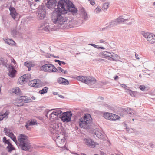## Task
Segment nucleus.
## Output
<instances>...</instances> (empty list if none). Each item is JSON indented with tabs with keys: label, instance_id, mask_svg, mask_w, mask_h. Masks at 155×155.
Listing matches in <instances>:
<instances>
[{
	"label": "nucleus",
	"instance_id": "nucleus-1",
	"mask_svg": "<svg viewBox=\"0 0 155 155\" xmlns=\"http://www.w3.org/2000/svg\"><path fill=\"white\" fill-rule=\"evenodd\" d=\"M57 6V10L53 12L52 20L58 28L61 27L67 21L66 18L64 15V14L67 13L68 11L71 12L73 15H76L78 12L74 5L69 0H60Z\"/></svg>",
	"mask_w": 155,
	"mask_h": 155
},
{
	"label": "nucleus",
	"instance_id": "nucleus-2",
	"mask_svg": "<svg viewBox=\"0 0 155 155\" xmlns=\"http://www.w3.org/2000/svg\"><path fill=\"white\" fill-rule=\"evenodd\" d=\"M18 146L24 150H29L31 147V145L28 137L25 135L21 134L18 137Z\"/></svg>",
	"mask_w": 155,
	"mask_h": 155
},
{
	"label": "nucleus",
	"instance_id": "nucleus-3",
	"mask_svg": "<svg viewBox=\"0 0 155 155\" xmlns=\"http://www.w3.org/2000/svg\"><path fill=\"white\" fill-rule=\"evenodd\" d=\"M92 119L91 115L88 114V129L90 132L95 134L96 137L100 139H103L104 135L102 131L97 129H94V125L92 123Z\"/></svg>",
	"mask_w": 155,
	"mask_h": 155
},
{
	"label": "nucleus",
	"instance_id": "nucleus-4",
	"mask_svg": "<svg viewBox=\"0 0 155 155\" xmlns=\"http://www.w3.org/2000/svg\"><path fill=\"white\" fill-rule=\"evenodd\" d=\"M65 132L62 131L61 133L55 134L53 137L57 145L60 147H63L65 143Z\"/></svg>",
	"mask_w": 155,
	"mask_h": 155
},
{
	"label": "nucleus",
	"instance_id": "nucleus-5",
	"mask_svg": "<svg viewBox=\"0 0 155 155\" xmlns=\"http://www.w3.org/2000/svg\"><path fill=\"white\" fill-rule=\"evenodd\" d=\"M7 60L5 58H0V65L2 64L8 68L9 70V72H8V75L12 78L14 77L16 71L13 66L7 64Z\"/></svg>",
	"mask_w": 155,
	"mask_h": 155
},
{
	"label": "nucleus",
	"instance_id": "nucleus-6",
	"mask_svg": "<svg viewBox=\"0 0 155 155\" xmlns=\"http://www.w3.org/2000/svg\"><path fill=\"white\" fill-rule=\"evenodd\" d=\"M41 69L45 72H56L57 71V70L55 66L50 64H47L42 66Z\"/></svg>",
	"mask_w": 155,
	"mask_h": 155
},
{
	"label": "nucleus",
	"instance_id": "nucleus-7",
	"mask_svg": "<svg viewBox=\"0 0 155 155\" xmlns=\"http://www.w3.org/2000/svg\"><path fill=\"white\" fill-rule=\"evenodd\" d=\"M46 16L45 7L44 5L40 6L38 8L37 17L39 20H42Z\"/></svg>",
	"mask_w": 155,
	"mask_h": 155
},
{
	"label": "nucleus",
	"instance_id": "nucleus-8",
	"mask_svg": "<svg viewBox=\"0 0 155 155\" xmlns=\"http://www.w3.org/2000/svg\"><path fill=\"white\" fill-rule=\"evenodd\" d=\"M72 114L71 112H64L62 113L60 118L64 122H68L71 120Z\"/></svg>",
	"mask_w": 155,
	"mask_h": 155
},
{
	"label": "nucleus",
	"instance_id": "nucleus-9",
	"mask_svg": "<svg viewBox=\"0 0 155 155\" xmlns=\"http://www.w3.org/2000/svg\"><path fill=\"white\" fill-rule=\"evenodd\" d=\"M87 113L84 114L82 118L79 120V124L80 127L84 129H87Z\"/></svg>",
	"mask_w": 155,
	"mask_h": 155
},
{
	"label": "nucleus",
	"instance_id": "nucleus-10",
	"mask_svg": "<svg viewBox=\"0 0 155 155\" xmlns=\"http://www.w3.org/2000/svg\"><path fill=\"white\" fill-rule=\"evenodd\" d=\"M142 34V35L147 39L149 43L151 44L155 43V35L152 33L150 34L144 32H143Z\"/></svg>",
	"mask_w": 155,
	"mask_h": 155
},
{
	"label": "nucleus",
	"instance_id": "nucleus-11",
	"mask_svg": "<svg viewBox=\"0 0 155 155\" xmlns=\"http://www.w3.org/2000/svg\"><path fill=\"white\" fill-rule=\"evenodd\" d=\"M52 128L53 131L52 132L54 134H57L59 133H61L62 131H63V132H65L63 128L60 125L59 126V124L56 123H54L53 126L51 127Z\"/></svg>",
	"mask_w": 155,
	"mask_h": 155
},
{
	"label": "nucleus",
	"instance_id": "nucleus-12",
	"mask_svg": "<svg viewBox=\"0 0 155 155\" xmlns=\"http://www.w3.org/2000/svg\"><path fill=\"white\" fill-rule=\"evenodd\" d=\"M31 75L29 74H27L20 77L18 79V82L19 84H24L25 82H27L31 81Z\"/></svg>",
	"mask_w": 155,
	"mask_h": 155
},
{
	"label": "nucleus",
	"instance_id": "nucleus-13",
	"mask_svg": "<svg viewBox=\"0 0 155 155\" xmlns=\"http://www.w3.org/2000/svg\"><path fill=\"white\" fill-rule=\"evenodd\" d=\"M42 30L43 31L47 32L54 31L55 29L53 28L52 25L47 22H45L43 24Z\"/></svg>",
	"mask_w": 155,
	"mask_h": 155
},
{
	"label": "nucleus",
	"instance_id": "nucleus-14",
	"mask_svg": "<svg viewBox=\"0 0 155 155\" xmlns=\"http://www.w3.org/2000/svg\"><path fill=\"white\" fill-rule=\"evenodd\" d=\"M54 110L53 112L50 114V118L53 117L54 118L57 119L58 118H60V116H61L62 113L61 110L59 109H52L51 110Z\"/></svg>",
	"mask_w": 155,
	"mask_h": 155
},
{
	"label": "nucleus",
	"instance_id": "nucleus-15",
	"mask_svg": "<svg viewBox=\"0 0 155 155\" xmlns=\"http://www.w3.org/2000/svg\"><path fill=\"white\" fill-rule=\"evenodd\" d=\"M47 2L46 3V7L50 9H54L58 4L57 0H46Z\"/></svg>",
	"mask_w": 155,
	"mask_h": 155
},
{
	"label": "nucleus",
	"instance_id": "nucleus-16",
	"mask_svg": "<svg viewBox=\"0 0 155 155\" xmlns=\"http://www.w3.org/2000/svg\"><path fill=\"white\" fill-rule=\"evenodd\" d=\"M41 81L40 80H31L28 83L29 85L31 86L35 87H39L41 86Z\"/></svg>",
	"mask_w": 155,
	"mask_h": 155
},
{
	"label": "nucleus",
	"instance_id": "nucleus-17",
	"mask_svg": "<svg viewBox=\"0 0 155 155\" xmlns=\"http://www.w3.org/2000/svg\"><path fill=\"white\" fill-rule=\"evenodd\" d=\"M96 82V80L94 77L91 76L88 77V85L90 87L94 88L95 87L93 85Z\"/></svg>",
	"mask_w": 155,
	"mask_h": 155
},
{
	"label": "nucleus",
	"instance_id": "nucleus-18",
	"mask_svg": "<svg viewBox=\"0 0 155 155\" xmlns=\"http://www.w3.org/2000/svg\"><path fill=\"white\" fill-rule=\"evenodd\" d=\"M124 18H123L121 16H119L118 18L116 19L115 20L117 24H120L123 22H126L130 18L129 17L127 18L125 17H124Z\"/></svg>",
	"mask_w": 155,
	"mask_h": 155
},
{
	"label": "nucleus",
	"instance_id": "nucleus-19",
	"mask_svg": "<svg viewBox=\"0 0 155 155\" xmlns=\"http://www.w3.org/2000/svg\"><path fill=\"white\" fill-rule=\"evenodd\" d=\"M57 82L59 84L65 85H68L69 84V82L67 80L62 78H58Z\"/></svg>",
	"mask_w": 155,
	"mask_h": 155
},
{
	"label": "nucleus",
	"instance_id": "nucleus-20",
	"mask_svg": "<svg viewBox=\"0 0 155 155\" xmlns=\"http://www.w3.org/2000/svg\"><path fill=\"white\" fill-rule=\"evenodd\" d=\"M9 10L10 12V14L11 16L14 19H15L16 16L17 15V13L15 9L13 7L10 6Z\"/></svg>",
	"mask_w": 155,
	"mask_h": 155
},
{
	"label": "nucleus",
	"instance_id": "nucleus-21",
	"mask_svg": "<svg viewBox=\"0 0 155 155\" xmlns=\"http://www.w3.org/2000/svg\"><path fill=\"white\" fill-rule=\"evenodd\" d=\"M79 13L81 17L84 19H86L87 18V14L85 11L84 8H82L80 10Z\"/></svg>",
	"mask_w": 155,
	"mask_h": 155
},
{
	"label": "nucleus",
	"instance_id": "nucleus-22",
	"mask_svg": "<svg viewBox=\"0 0 155 155\" xmlns=\"http://www.w3.org/2000/svg\"><path fill=\"white\" fill-rule=\"evenodd\" d=\"M117 25L116 20H114L109 23V24L108 26H106L105 27L103 28V30L105 29H107L108 28H110L112 27H114Z\"/></svg>",
	"mask_w": 155,
	"mask_h": 155
},
{
	"label": "nucleus",
	"instance_id": "nucleus-23",
	"mask_svg": "<svg viewBox=\"0 0 155 155\" xmlns=\"http://www.w3.org/2000/svg\"><path fill=\"white\" fill-rule=\"evenodd\" d=\"M98 144L93 141L92 139H88V146L91 148H94Z\"/></svg>",
	"mask_w": 155,
	"mask_h": 155
},
{
	"label": "nucleus",
	"instance_id": "nucleus-24",
	"mask_svg": "<svg viewBox=\"0 0 155 155\" xmlns=\"http://www.w3.org/2000/svg\"><path fill=\"white\" fill-rule=\"evenodd\" d=\"M110 57L111 58H110V60L113 61H119V59L120 58L119 56L113 53H111Z\"/></svg>",
	"mask_w": 155,
	"mask_h": 155
},
{
	"label": "nucleus",
	"instance_id": "nucleus-25",
	"mask_svg": "<svg viewBox=\"0 0 155 155\" xmlns=\"http://www.w3.org/2000/svg\"><path fill=\"white\" fill-rule=\"evenodd\" d=\"M19 99L22 102L25 103L30 102L32 101L31 100L28 98V97L25 96H21Z\"/></svg>",
	"mask_w": 155,
	"mask_h": 155
},
{
	"label": "nucleus",
	"instance_id": "nucleus-26",
	"mask_svg": "<svg viewBox=\"0 0 155 155\" xmlns=\"http://www.w3.org/2000/svg\"><path fill=\"white\" fill-rule=\"evenodd\" d=\"M3 40L6 43L10 45H15L16 44L15 42L12 39L5 38H3Z\"/></svg>",
	"mask_w": 155,
	"mask_h": 155
},
{
	"label": "nucleus",
	"instance_id": "nucleus-27",
	"mask_svg": "<svg viewBox=\"0 0 155 155\" xmlns=\"http://www.w3.org/2000/svg\"><path fill=\"white\" fill-rule=\"evenodd\" d=\"M125 91L127 93L130 94L132 97H135L136 94H137V92L136 91H134L129 89V87H127L125 88Z\"/></svg>",
	"mask_w": 155,
	"mask_h": 155
},
{
	"label": "nucleus",
	"instance_id": "nucleus-28",
	"mask_svg": "<svg viewBox=\"0 0 155 155\" xmlns=\"http://www.w3.org/2000/svg\"><path fill=\"white\" fill-rule=\"evenodd\" d=\"M101 55L103 57L107 58L108 60L110 59V55L111 53L107 51H104L101 53Z\"/></svg>",
	"mask_w": 155,
	"mask_h": 155
},
{
	"label": "nucleus",
	"instance_id": "nucleus-29",
	"mask_svg": "<svg viewBox=\"0 0 155 155\" xmlns=\"http://www.w3.org/2000/svg\"><path fill=\"white\" fill-rule=\"evenodd\" d=\"M87 78L86 77H84L82 76H78L77 77V80L80 81L86 84H87Z\"/></svg>",
	"mask_w": 155,
	"mask_h": 155
},
{
	"label": "nucleus",
	"instance_id": "nucleus-30",
	"mask_svg": "<svg viewBox=\"0 0 155 155\" xmlns=\"http://www.w3.org/2000/svg\"><path fill=\"white\" fill-rule=\"evenodd\" d=\"M9 136L11 139L15 142L16 145H18V141L16 140V137L15 136L13 133H11V134H9Z\"/></svg>",
	"mask_w": 155,
	"mask_h": 155
},
{
	"label": "nucleus",
	"instance_id": "nucleus-31",
	"mask_svg": "<svg viewBox=\"0 0 155 155\" xmlns=\"http://www.w3.org/2000/svg\"><path fill=\"white\" fill-rule=\"evenodd\" d=\"M119 118L120 117L118 116L113 114L111 113L110 120H115Z\"/></svg>",
	"mask_w": 155,
	"mask_h": 155
},
{
	"label": "nucleus",
	"instance_id": "nucleus-32",
	"mask_svg": "<svg viewBox=\"0 0 155 155\" xmlns=\"http://www.w3.org/2000/svg\"><path fill=\"white\" fill-rule=\"evenodd\" d=\"M6 149L9 152H11L12 150H15V148L11 143L8 145L6 147Z\"/></svg>",
	"mask_w": 155,
	"mask_h": 155
},
{
	"label": "nucleus",
	"instance_id": "nucleus-33",
	"mask_svg": "<svg viewBox=\"0 0 155 155\" xmlns=\"http://www.w3.org/2000/svg\"><path fill=\"white\" fill-rule=\"evenodd\" d=\"M9 112L6 111L5 113L2 114H0V121L2 120L3 118L7 117H8V115Z\"/></svg>",
	"mask_w": 155,
	"mask_h": 155
},
{
	"label": "nucleus",
	"instance_id": "nucleus-34",
	"mask_svg": "<svg viewBox=\"0 0 155 155\" xmlns=\"http://www.w3.org/2000/svg\"><path fill=\"white\" fill-rule=\"evenodd\" d=\"M12 92L15 93L17 95H18L20 94L21 91L19 88L16 87L13 89Z\"/></svg>",
	"mask_w": 155,
	"mask_h": 155
},
{
	"label": "nucleus",
	"instance_id": "nucleus-35",
	"mask_svg": "<svg viewBox=\"0 0 155 155\" xmlns=\"http://www.w3.org/2000/svg\"><path fill=\"white\" fill-rule=\"evenodd\" d=\"M48 88L47 87H45L42 90L39 91V93L41 94H43L47 93Z\"/></svg>",
	"mask_w": 155,
	"mask_h": 155
},
{
	"label": "nucleus",
	"instance_id": "nucleus-36",
	"mask_svg": "<svg viewBox=\"0 0 155 155\" xmlns=\"http://www.w3.org/2000/svg\"><path fill=\"white\" fill-rule=\"evenodd\" d=\"M88 45H91V46H93V47H94V48H95L97 49H105V48L104 47H100L98 45H97L95 44H93V43L89 44Z\"/></svg>",
	"mask_w": 155,
	"mask_h": 155
},
{
	"label": "nucleus",
	"instance_id": "nucleus-37",
	"mask_svg": "<svg viewBox=\"0 0 155 155\" xmlns=\"http://www.w3.org/2000/svg\"><path fill=\"white\" fill-rule=\"evenodd\" d=\"M109 5V3L108 2L104 3L103 5L102 9L103 10H106L108 8Z\"/></svg>",
	"mask_w": 155,
	"mask_h": 155
},
{
	"label": "nucleus",
	"instance_id": "nucleus-38",
	"mask_svg": "<svg viewBox=\"0 0 155 155\" xmlns=\"http://www.w3.org/2000/svg\"><path fill=\"white\" fill-rule=\"evenodd\" d=\"M126 112L127 114H129L130 115H132L134 114V110L131 108H127L126 110Z\"/></svg>",
	"mask_w": 155,
	"mask_h": 155
},
{
	"label": "nucleus",
	"instance_id": "nucleus-39",
	"mask_svg": "<svg viewBox=\"0 0 155 155\" xmlns=\"http://www.w3.org/2000/svg\"><path fill=\"white\" fill-rule=\"evenodd\" d=\"M110 114L111 113L108 112L105 113L103 114V117L105 118L110 120Z\"/></svg>",
	"mask_w": 155,
	"mask_h": 155
},
{
	"label": "nucleus",
	"instance_id": "nucleus-40",
	"mask_svg": "<svg viewBox=\"0 0 155 155\" xmlns=\"http://www.w3.org/2000/svg\"><path fill=\"white\" fill-rule=\"evenodd\" d=\"M4 132L5 134L7 136H9V134H10L11 133H12L11 132V130L7 128H5L4 130Z\"/></svg>",
	"mask_w": 155,
	"mask_h": 155
},
{
	"label": "nucleus",
	"instance_id": "nucleus-41",
	"mask_svg": "<svg viewBox=\"0 0 155 155\" xmlns=\"http://www.w3.org/2000/svg\"><path fill=\"white\" fill-rule=\"evenodd\" d=\"M30 6L32 9L34 10L37 8L38 5L36 3H31Z\"/></svg>",
	"mask_w": 155,
	"mask_h": 155
},
{
	"label": "nucleus",
	"instance_id": "nucleus-42",
	"mask_svg": "<svg viewBox=\"0 0 155 155\" xmlns=\"http://www.w3.org/2000/svg\"><path fill=\"white\" fill-rule=\"evenodd\" d=\"M28 123L29 124V125H30V126L34 125L37 124L36 121L35 120L28 121Z\"/></svg>",
	"mask_w": 155,
	"mask_h": 155
},
{
	"label": "nucleus",
	"instance_id": "nucleus-43",
	"mask_svg": "<svg viewBox=\"0 0 155 155\" xmlns=\"http://www.w3.org/2000/svg\"><path fill=\"white\" fill-rule=\"evenodd\" d=\"M11 34L13 37H15L17 34V31L15 29L13 28L11 30Z\"/></svg>",
	"mask_w": 155,
	"mask_h": 155
},
{
	"label": "nucleus",
	"instance_id": "nucleus-44",
	"mask_svg": "<svg viewBox=\"0 0 155 155\" xmlns=\"http://www.w3.org/2000/svg\"><path fill=\"white\" fill-rule=\"evenodd\" d=\"M3 142L7 144L8 145L11 144L9 140H7L6 138L5 137H4L3 138Z\"/></svg>",
	"mask_w": 155,
	"mask_h": 155
},
{
	"label": "nucleus",
	"instance_id": "nucleus-45",
	"mask_svg": "<svg viewBox=\"0 0 155 155\" xmlns=\"http://www.w3.org/2000/svg\"><path fill=\"white\" fill-rule=\"evenodd\" d=\"M14 104L17 106H21L24 105V103L20 101H17L15 102Z\"/></svg>",
	"mask_w": 155,
	"mask_h": 155
},
{
	"label": "nucleus",
	"instance_id": "nucleus-46",
	"mask_svg": "<svg viewBox=\"0 0 155 155\" xmlns=\"http://www.w3.org/2000/svg\"><path fill=\"white\" fill-rule=\"evenodd\" d=\"M101 11V9L99 8L98 7H97L94 10V12L96 13H99Z\"/></svg>",
	"mask_w": 155,
	"mask_h": 155
},
{
	"label": "nucleus",
	"instance_id": "nucleus-47",
	"mask_svg": "<svg viewBox=\"0 0 155 155\" xmlns=\"http://www.w3.org/2000/svg\"><path fill=\"white\" fill-rule=\"evenodd\" d=\"M139 88L141 90L143 91H145L146 88V87L142 85H140L139 87Z\"/></svg>",
	"mask_w": 155,
	"mask_h": 155
},
{
	"label": "nucleus",
	"instance_id": "nucleus-48",
	"mask_svg": "<svg viewBox=\"0 0 155 155\" xmlns=\"http://www.w3.org/2000/svg\"><path fill=\"white\" fill-rule=\"evenodd\" d=\"M90 4L92 5H94L95 3V0H88Z\"/></svg>",
	"mask_w": 155,
	"mask_h": 155
},
{
	"label": "nucleus",
	"instance_id": "nucleus-49",
	"mask_svg": "<svg viewBox=\"0 0 155 155\" xmlns=\"http://www.w3.org/2000/svg\"><path fill=\"white\" fill-rule=\"evenodd\" d=\"M57 71H58V70H59L62 72H63V71H64V70L60 67H58L57 68Z\"/></svg>",
	"mask_w": 155,
	"mask_h": 155
},
{
	"label": "nucleus",
	"instance_id": "nucleus-50",
	"mask_svg": "<svg viewBox=\"0 0 155 155\" xmlns=\"http://www.w3.org/2000/svg\"><path fill=\"white\" fill-rule=\"evenodd\" d=\"M24 65L25 66L28 67L30 66V64L29 63H28L27 62H25L24 64Z\"/></svg>",
	"mask_w": 155,
	"mask_h": 155
},
{
	"label": "nucleus",
	"instance_id": "nucleus-51",
	"mask_svg": "<svg viewBox=\"0 0 155 155\" xmlns=\"http://www.w3.org/2000/svg\"><path fill=\"white\" fill-rule=\"evenodd\" d=\"M30 126V125H29V124L28 122H27L26 123V124L25 125V126H26V128H27V129L28 130L30 129V128L29 127Z\"/></svg>",
	"mask_w": 155,
	"mask_h": 155
},
{
	"label": "nucleus",
	"instance_id": "nucleus-52",
	"mask_svg": "<svg viewBox=\"0 0 155 155\" xmlns=\"http://www.w3.org/2000/svg\"><path fill=\"white\" fill-rule=\"evenodd\" d=\"M1 155H8L7 152L3 151L1 153Z\"/></svg>",
	"mask_w": 155,
	"mask_h": 155
},
{
	"label": "nucleus",
	"instance_id": "nucleus-53",
	"mask_svg": "<svg viewBox=\"0 0 155 155\" xmlns=\"http://www.w3.org/2000/svg\"><path fill=\"white\" fill-rule=\"evenodd\" d=\"M121 86L122 87L125 88L127 87V86L125 84H121Z\"/></svg>",
	"mask_w": 155,
	"mask_h": 155
},
{
	"label": "nucleus",
	"instance_id": "nucleus-54",
	"mask_svg": "<svg viewBox=\"0 0 155 155\" xmlns=\"http://www.w3.org/2000/svg\"><path fill=\"white\" fill-rule=\"evenodd\" d=\"M135 56L136 58L137 59H139L140 58L138 56V55L137 54H135Z\"/></svg>",
	"mask_w": 155,
	"mask_h": 155
},
{
	"label": "nucleus",
	"instance_id": "nucleus-55",
	"mask_svg": "<svg viewBox=\"0 0 155 155\" xmlns=\"http://www.w3.org/2000/svg\"><path fill=\"white\" fill-rule=\"evenodd\" d=\"M13 155H21L18 151H16L15 153Z\"/></svg>",
	"mask_w": 155,
	"mask_h": 155
},
{
	"label": "nucleus",
	"instance_id": "nucleus-56",
	"mask_svg": "<svg viewBox=\"0 0 155 155\" xmlns=\"http://www.w3.org/2000/svg\"><path fill=\"white\" fill-rule=\"evenodd\" d=\"M58 63L59 65L61 66V65L62 62L61 61L59 60Z\"/></svg>",
	"mask_w": 155,
	"mask_h": 155
},
{
	"label": "nucleus",
	"instance_id": "nucleus-57",
	"mask_svg": "<svg viewBox=\"0 0 155 155\" xmlns=\"http://www.w3.org/2000/svg\"><path fill=\"white\" fill-rule=\"evenodd\" d=\"M101 43H104L105 42L104 40L103 39L99 41Z\"/></svg>",
	"mask_w": 155,
	"mask_h": 155
},
{
	"label": "nucleus",
	"instance_id": "nucleus-58",
	"mask_svg": "<svg viewBox=\"0 0 155 155\" xmlns=\"http://www.w3.org/2000/svg\"><path fill=\"white\" fill-rule=\"evenodd\" d=\"M63 72H64V74H66L68 73L67 71L66 70L64 71V70Z\"/></svg>",
	"mask_w": 155,
	"mask_h": 155
},
{
	"label": "nucleus",
	"instance_id": "nucleus-59",
	"mask_svg": "<svg viewBox=\"0 0 155 155\" xmlns=\"http://www.w3.org/2000/svg\"><path fill=\"white\" fill-rule=\"evenodd\" d=\"M31 98L32 100H35L36 99V98L34 96H32V97H31Z\"/></svg>",
	"mask_w": 155,
	"mask_h": 155
},
{
	"label": "nucleus",
	"instance_id": "nucleus-60",
	"mask_svg": "<svg viewBox=\"0 0 155 155\" xmlns=\"http://www.w3.org/2000/svg\"><path fill=\"white\" fill-rule=\"evenodd\" d=\"M104 104V106L105 107H109V105L107 104Z\"/></svg>",
	"mask_w": 155,
	"mask_h": 155
},
{
	"label": "nucleus",
	"instance_id": "nucleus-61",
	"mask_svg": "<svg viewBox=\"0 0 155 155\" xmlns=\"http://www.w3.org/2000/svg\"><path fill=\"white\" fill-rule=\"evenodd\" d=\"M118 78V77L117 76H115L114 78V79L115 80H116L117 79V78Z\"/></svg>",
	"mask_w": 155,
	"mask_h": 155
},
{
	"label": "nucleus",
	"instance_id": "nucleus-62",
	"mask_svg": "<svg viewBox=\"0 0 155 155\" xmlns=\"http://www.w3.org/2000/svg\"><path fill=\"white\" fill-rule=\"evenodd\" d=\"M53 94L54 95H57L58 94V93L56 92H53Z\"/></svg>",
	"mask_w": 155,
	"mask_h": 155
},
{
	"label": "nucleus",
	"instance_id": "nucleus-63",
	"mask_svg": "<svg viewBox=\"0 0 155 155\" xmlns=\"http://www.w3.org/2000/svg\"><path fill=\"white\" fill-rule=\"evenodd\" d=\"M59 96L61 98H64V97L63 96L61 95H59Z\"/></svg>",
	"mask_w": 155,
	"mask_h": 155
},
{
	"label": "nucleus",
	"instance_id": "nucleus-64",
	"mask_svg": "<svg viewBox=\"0 0 155 155\" xmlns=\"http://www.w3.org/2000/svg\"><path fill=\"white\" fill-rule=\"evenodd\" d=\"M86 155L84 153H81L80 154V155Z\"/></svg>",
	"mask_w": 155,
	"mask_h": 155
}]
</instances>
